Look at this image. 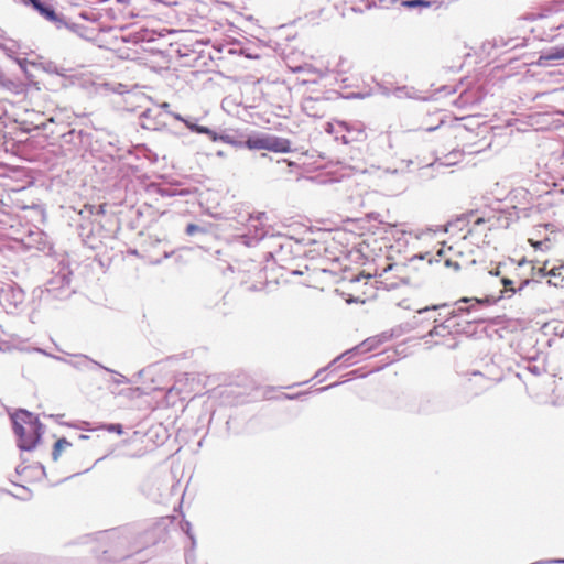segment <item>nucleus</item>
Returning a JSON list of instances; mask_svg holds the SVG:
<instances>
[{"label": "nucleus", "mask_w": 564, "mask_h": 564, "mask_svg": "<svg viewBox=\"0 0 564 564\" xmlns=\"http://www.w3.org/2000/svg\"><path fill=\"white\" fill-rule=\"evenodd\" d=\"M511 293H516V290L513 288H510Z\"/></svg>", "instance_id": "a878e982"}, {"label": "nucleus", "mask_w": 564, "mask_h": 564, "mask_svg": "<svg viewBox=\"0 0 564 564\" xmlns=\"http://www.w3.org/2000/svg\"><path fill=\"white\" fill-rule=\"evenodd\" d=\"M185 126L191 130V131H194V132H197V133H212V130L207 127H204V126H198L196 123H193L192 121L187 120L185 121Z\"/></svg>", "instance_id": "9d476101"}, {"label": "nucleus", "mask_w": 564, "mask_h": 564, "mask_svg": "<svg viewBox=\"0 0 564 564\" xmlns=\"http://www.w3.org/2000/svg\"><path fill=\"white\" fill-rule=\"evenodd\" d=\"M24 294L21 290L12 288L0 289V306L7 312H13L23 303Z\"/></svg>", "instance_id": "f03ea898"}, {"label": "nucleus", "mask_w": 564, "mask_h": 564, "mask_svg": "<svg viewBox=\"0 0 564 564\" xmlns=\"http://www.w3.org/2000/svg\"><path fill=\"white\" fill-rule=\"evenodd\" d=\"M32 4V0H28Z\"/></svg>", "instance_id": "cd10ccee"}, {"label": "nucleus", "mask_w": 564, "mask_h": 564, "mask_svg": "<svg viewBox=\"0 0 564 564\" xmlns=\"http://www.w3.org/2000/svg\"><path fill=\"white\" fill-rule=\"evenodd\" d=\"M207 135H209L212 138L213 141H217V140H220V135H218L216 132H214L212 130V133H206Z\"/></svg>", "instance_id": "a211bd4d"}, {"label": "nucleus", "mask_w": 564, "mask_h": 564, "mask_svg": "<svg viewBox=\"0 0 564 564\" xmlns=\"http://www.w3.org/2000/svg\"><path fill=\"white\" fill-rule=\"evenodd\" d=\"M107 431L122 434V426L120 424H110L107 426Z\"/></svg>", "instance_id": "f8f14e48"}, {"label": "nucleus", "mask_w": 564, "mask_h": 564, "mask_svg": "<svg viewBox=\"0 0 564 564\" xmlns=\"http://www.w3.org/2000/svg\"><path fill=\"white\" fill-rule=\"evenodd\" d=\"M221 141L226 142V143H230V144H235L234 141H231L230 137L228 135H220L219 138Z\"/></svg>", "instance_id": "f3484780"}, {"label": "nucleus", "mask_w": 564, "mask_h": 564, "mask_svg": "<svg viewBox=\"0 0 564 564\" xmlns=\"http://www.w3.org/2000/svg\"><path fill=\"white\" fill-rule=\"evenodd\" d=\"M269 134L250 137L246 141V147L250 150H268L269 148Z\"/></svg>", "instance_id": "39448f33"}, {"label": "nucleus", "mask_w": 564, "mask_h": 564, "mask_svg": "<svg viewBox=\"0 0 564 564\" xmlns=\"http://www.w3.org/2000/svg\"><path fill=\"white\" fill-rule=\"evenodd\" d=\"M552 59H564V46L563 47H555L552 50V52L545 56L540 57V64H542L543 61H552Z\"/></svg>", "instance_id": "1a4fd4ad"}, {"label": "nucleus", "mask_w": 564, "mask_h": 564, "mask_svg": "<svg viewBox=\"0 0 564 564\" xmlns=\"http://www.w3.org/2000/svg\"><path fill=\"white\" fill-rule=\"evenodd\" d=\"M161 108L164 109V110H167L170 108V105L167 102H163L161 105Z\"/></svg>", "instance_id": "aec40b11"}, {"label": "nucleus", "mask_w": 564, "mask_h": 564, "mask_svg": "<svg viewBox=\"0 0 564 564\" xmlns=\"http://www.w3.org/2000/svg\"><path fill=\"white\" fill-rule=\"evenodd\" d=\"M198 230H199V227H198L197 225H194V224H189V225L187 226V228H186V232H187L188 235H193V234H195V232H196V231H198Z\"/></svg>", "instance_id": "ddd939ff"}, {"label": "nucleus", "mask_w": 564, "mask_h": 564, "mask_svg": "<svg viewBox=\"0 0 564 564\" xmlns=\"http://www.w3.org/2000/svg\"><path fill=\"white\" fill-rule=\"evenodd\" d=\"M546 276H549V284L558 286L564 281V264L550 269Z\"/></svg>", "instance_id": "423d86ee"}, {"label": "nucleus", "mask_w": 564, "mask_h": 564, "mask_svg": "<svg viewBox=\"0 0 564 564\" xmlns=\"http://www.w3.org/2000/svg\"><path fill=\"white\" fill-rule=\"evenodd\" d=\"M489 273H490L491 275H496V276H497V275H499V274H500V271L497 269V270H495V271H490Z\"/></svg>", "instance_id": "4be33fe9"}, {"label": "nucleus", "mask_w": 564, "mask_h": 564, "mask_svg": "<svg viewBox=\"0 0 564 564\" xmlns=\"http://www.w3.org/2000/svg\"><path fill=\"white\" fill-rule=\"evenodd\" d=\"M70 445L72 444L66 438L57 440V442L54 445L53 453H52L53 459L57 460L59 458L62 452L65 451L66 448H68Z\"/></svg>", "instance_id": "6e6552de"}, {"label": "nucleus", "mask_w": 564, "mask_h": 564, "mask_svg": "<svg viewBox=\"0 0 564 564\" xmlns=\"http://www.w3.org/2000/svg\"><path fill=\"white\" fill-rule=\"evenodd\" d=\"M501 282H502V284H503L506 288H508V286L512 285V283H513V282H512L510 279H508V278H503V279L501 280Z\"/></svg>", "instance_id": "6ab92c4d"}, {"label": "nucleus", "mask_w": 564, "mask_h": 564, "mask_svg": "<svg viewBox=\"0 0 564 564\" xmlns=\"http://www.w3.org/2000/svg\"><path fill=\"white\" fill-rule=\"evenodd\" d=\"M0 48L3 50L8 56H12L19 50V44L17 41L9 37L3 30H0Z\"/></svg>", "instance_id": "20e7f679"}, {"label": "nucleus", "mask_w": 564, "mask_h": 564, "mask_svg": "<svg viewBox=\"0 0 564 564\" xmlns=\"http://www.w3.org/2000/svg\"><path fill=\"white\" fill-rule=\"evenodd\" d=\"M540 272H542V273L546 276V272H547V271H546V269H545V268H542V269L540 270Z\"/></svg>", "instance_id": "393cba45"}, {"label": "nucleus", "mask_w": 564, "mask_h": 564, "mask_svg": "<svg viewBox=\"0 0 564 564\" xmlns=\"http://www.w3.org/2000/svg\"><path fill=\"white\" fill-rule=\"evenodd\" d=\"M546 563H564V560H551L547 561Z\"/></svg>", "instance_id": "412c9836"}, {"label": "nucleus", "mask_w": 564, "mask_h": 564, "mask_svg": "<svg viewBox=\"0 0 564 564\" xmlns=\"http://www.w3.org/2000/svg\"><path fill=\"white\" fill-rule=\"evenodd\" d=\"M402 6L406 7V8H416V7L429 8L431 6V3L425 0H405L402 2Z\"/></svg>", "instance_id": "9b49d317"}, {"label": "nucleus", "mask_w": 564, "mask_h": 564, "mask_svg": "<svg viewBox=\"0 0 564 564\" xmlns=\"http://www.w3.org/2000/svg\"><path fill=\"white\" fill-rule=\"evenodd\" d=\"M429 310H430V307H425V308L419 310V313L422 314L424 312H427Z\"/></svg>", "instance_id": "b1692460"}, {"label": "nucleus", "mask_w": 564, "mask_h": 564, "mask_svg": "<svg viewBox=\"0 0 564 564\" xmlns=\"http://www.w3.org/2000/svg\"><path fill=\"white\" fill-rule=\"evenodd\" d=\"M460 302H468V299H462Z\"/></svg>", "instance_id": "bb28decb"}, {"label": "nucleus", "mask_w": 564, "mask_h": 564, "mask_svg": "<svg viewBox=\"0 0 564 564\" xmlns=\"http://www.w3.org/2000/svg\"><path fill=\"white\" fill-rule=\"evenodd\" d=\"M445 264H446L447 267H453L456 271H457V270H459V269H460V267H462V265H460V263H458L457 261H452V260H449V259H447V260L445 261Z\"/></svg>", "instance_id": "4468645a"}, {"label": "nucleus", "mask_w": 564, "mask_h": 564, "mask_svg": "<svg viewBox=\"0 0 564 564\" xmlns=\"http://www.w3.org/2000/svg\"><path fill=\"white\" fill-rule=\"evenodd\" d=\"M268 150L276 153H288L291 150V143L288 139L270 135Z\"/></svg>", "instance_id": "7ed1b4c3"}, {"label": "nucleus", "mask_w": 564, "mask_h": 564, "mask_svg": "<svg viewBox=\"0 0 564 564\" xmlns=\"http://www.w3.org/2000/svg\"><path fill=\"white\" fill-rule=\"evenodd\" d=\"M171 116H172L174 119H176V120H178V121H182V122H184V123H185V121H187V119L183 118L180 113L171 112Z\"/></svg>", "instance_id": "dca6fc26"}, {"label": "nucleus", "mask_w": 564, "mask_h": 564, "mask_svg": "<svg viewBox=\"0 0 564 564\" xmlns=\"http://www.w3.org/2000/svg\"><path fill=\"white\" fill-rule=\"evenodd\" d=\"M82 361H83L84 364H91V361H90V360H88L86 357H83V358H82Z\"/></svg>", "instance_id": "5701e85b"}, {"label": "nucleus", "mask_w": 564, "mask_h": 564, "mask_svg": "<svg viewBox=\"0 0 564 564\" xmlns=\"http://www.w3.org/2000/svg\"><path fill=\"white\" fill-rule=\"evenodd\" d=\"M32 6H33V8L35 10H37L47 20H50V21H56L57 20L55 11L52 8H50V7H45L39 0H32Z\"/></svg>", "instance_id": "0eeeda50"}, {"label": "nucleus", "mask_w": 564, "mask_h": 564, "mask_svg": "<svg viewBox=\"0 0 564 564\" xmlns=\"http://www.w3.org/2000/svg\"><path fill=\"white\" fill-rule=\"evenodd\" d=\"M440 327H442L443 329L445 328L444 326H436L434 327L433 329L430 330L429 335L430 336H436V335H440L441 332H440Z\"/></svg>", "instance_id": "2eb2a0df"}, {"label": "nucleus", "mask_w": 564, "mask_h": 564, "mask_svg": "<svg viewBox=\"0 0 564 564\" xmlns=\"http://www.w3.org/2000/svg\"><path fill=\"white\" fill-rule=\"evenodd\" d=\"M18 445L22 451H32L39 444L43 430L39 419L31 412L19 410L12 415Z\"/></svg>", "instance_id": "f257e3e1"}]
</instances>
